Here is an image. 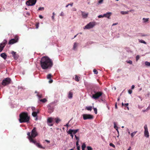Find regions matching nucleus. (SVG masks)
Segmentation results:
<instances>
[{
  "mask_svg": "<svg viewBox=\"0 0 150 150\" xmlns=\"http://www.w3.org/2000/svg\"><path fill=\"white\" fill-rule=\"evenodd\" d=\"M52 18L53 20H54V16H52Z\"/></svg>",
  "mask_w": 150,
  "mask_h": 150,
  "instance_id": "69168bd1",
  "label": "nucleus"
},
{
  "mask_svg": "<svg viewBox=\"0 0 150 150\" xmlns=\"http://www.w3.org/2000/svg\"><path fill=\"white\" fill-rule=\"evenodd\" d=\"M94 92L95 94L92 95V98L95 100L98 99L103 94V93L101 92H96L94 91Z\"/></svg>",
  "mask_w": 150,
  "mask_h": 150,
  "instance_id": "39448f33",
  "label": "nucleus"
},
{
  "mask_svg": "<svg viewBox=\"0 0 150 150\" xmlns=\"http://www.w3.org/2000/svg\"><path fill=\"white\" fill-rule=\"evenodd\" d=\"M81 15L83 18H86L87 17L88 13H86L84 12L81 11Z\"/></svg>",
  "mask_w": 150,
  "mask_h": 150,
  "instance_id": "2eb2a0df",
  "label": "nucleus"
},
{
  "mask_svg": "<svg viewBox=\"0 0 150 150\" xmlns=\"http://www.w3.org/2000/svg\"><path fill=\"white\" fill-rule=\"evenodd\" d=\"M38 113V111L37 112H33L32 113L33 116L34 117H35V120H38L37 114Z\"/></svg>",
  "mask_w": 150,
  "mask_h": 150,
  "instance_id": "4468645a",
  "label": "nucleus"
},
{
  "mask_svg": "<svg viewBox=\"0 0 150 150\" xmlns=\"http://www.w3.org/2000/svg\"><path fill=\"white\" fill-rule=\"evenodd\" d=\"M0 56L4 59H6L7 58V55L6 54L4 53H1L0 54Z\"/></svg>",
  "mask_w": 150,
  "mask_h": 150,
  "instance_id": "a211bd4d",
  "label": "nucleus"
},
{
  "mask_svg": "<svg viewBox=\"0 0 150 150\" xmlns=\"http://www.w3.org/2000/svg\"><path fill=\"white\" fill-rule=\"evenodd\" d=\"M75 137L77 141H79V139L78 137H77L76 135H75Z\"/></svg>",
  "mask_w": 150,
  "mask_h": 150,
  "instance_id": "37998d69",
  "label": "nucleus"
},
{
  "mask_svg": "<svg viewBox=\"0 0 150 150\" xmlns=\"http://www.w3.org/2000/svg\"><path fill=\"white\" fill-rule=\"evenodd\" d=\"M11 79L10 78H6L5 79L3 80L2 84L4 86H5L9 84L11 82Z\"/></svg>",
  "mask_w": 150,
  "mask_h": 150,
  "instance_id": "6e6552de",
  "label": "nucleus"
},
{
  "mask_svg": "<svg viewBox=\"0 0 150 150\" xmlns=\"http://www.w3.org/2000/svg\"><path fill=\"white\" fill-rule=\"evenodd\" d=\"M37 96H38V98H42V96L41 95H38V94H37Z\"/></svg>",
  "mask_w": 150,
  "mask_h": 150,
  "instance_id": "603ef678",
  "label": "nucleus"
},
{
  "mask_svg": "<svg viewBox=\"0 0 150 150\" xmlns=\"http://www.w3.org/2000/svg\"><path fill=\"white\" fill-rule=\"evenodd\" d=\"M109 145L110 146H112L114 148H115V145L112 143H110L109 144Z\"/></svg>",
  "mask_w": 150,
  "mask_h": 150,
  "instance_id": "f704fd0d",
  "label": "nucleus"
},
{
  "mask_svg": "<svg viewBox=\"0 0 150 150\" xmlns=\"http://www.w3.org/2000/svg\"><path fill=\"white\" fill-rule=\"evenodd\" d=\"M144 136L148 138L149 137V134L148 131V128L146 125L144 126Z\"/></svg>",
  "mask_w": 150,
  "mask_h": 150,
  "instance_id": "9d476101",
  "label": "nucleus"
},
{
  "mask_svg": "<svg viewBox=\"0 0 150 150\" xmlns=\"http://www.w3.org/2000/svg\"><path fill=\"white\" fill-rule=\"evenodd\" d=\"M79 77L77 75H75V79L76 81L77 82L79 81Z\"/></svg>",
  "mask_w": 150,
  "mask_h": 150,
  "instance_id": "4be33fe9",
  "label": "nucleus"
},
{
  "mask_svg": "<svg viewBox=\"0 0 150 150\" xmlns=\"http://www.w3.org/2000/svg\"><path fill=\"white\" fill-rule=\"evenodd\" d=\"M73 10L74 11H76V9L75 8H73Z\"/></svg>",
  "mask_w": 150,
  "mask_h": 150,
  "instance_id": "774afa93",
  "label": "nucleus"
},
{
  "mask_svg": "<svg viewBox=\"0 0 150 150\" xmlns=\"http://www.w3.org/2000/svg\"><path fill=\"white\" fill-rule=\"evenodd\" d=\"M54 120V118L50 117L47 119V122L49 123H51Z\"/></svg>",
  "mask_w": 150,
  "mask_h": 150,
  "instance_id": "6ab92c4d",
  "label": "nucleus"
},
{
  "mask_svg": "<svg viewBox=\"0 0 150 150\" xmlns=\"http://www.w3.org/2000/svg\"><path fill=\"white\" fill-rule=\"evenodd\" d=\"M129 105V104L128 103H125L124 105L125 106H127Z\"/></svg>",
  "mask_w": 150,
  "mask_h": 150,
  "instance_id": "680f3d73",
  "label": "nucleus"
},
{
  "mask_svg": "<svg viewBox=\"0 0 150 150\" xmlns=\"http://www.w3.org/2000/svg\"><path fill=\"white\" fill-rule=\"evenodd\" d=\"M11 54H12L13 56L15 59H18V57H17V55L16 54V52L12 51L11 52Z\"/></svg>",
  "mask_w": 150,
  "mask_h": 150,
  "instance_id": "dca6fc26",
  "label": "nucleus"
},
{
  "mask_svg": "<svg viewBox=\"0 0 150 150\" xmlns=\"http://www.w3.org/2000/svg\"><path fill=\"white\" fill-rule=\"evenodd\" d=\"M30 119L27 113L23 112L19 115V121L20 123L28 122Z\"/></svg>",
  "mask_w": 150,
  "mask_h": 150,
  "instance_id": "7ed1b4c3",
  "label": "nucleus"
},
{
  "mask_svg": "<svg viewBox=\"0 0 150 150\" xmlns=\"http://www.w3.org/2000/svg\"><path fill=\"white\" fill-rule=\"evenodd\" d=\"M137 132V131L134 132L131 134V135L132 137H133L135 135Z\"/></svg>",
  "mask_w": 150,
  "mask_h": 150,
  "instance_id": "cd10ccee",
  "label": "nucleus"
},
{
  "mask_svg": "<svg viewBox=\"0 0 150 150\" xmlns=\"http://www.w3.org/2000/svg\"><path fill=\"white\" fill-rule=\"evenodd\" d=\"M86 147L85 144L83 143L82 145V148L85 149Z\"/></svg>",
  "mask_w": 150,
  "mask_h": 150,
  "instance_id": "72a5a7b5",
  "label": "nucleus"
},
{
  "mask_svg": "<svg viewBox=\"0 0 150 150\" xmlns=\"http://www.w3.org/2000/svg\"><path fill=\"white\" fill-rule=\"evenodd\" d=\"M128 13V11H121V13L122 14H127Z\"/></svg>",
  "mask_w": 150,
  "mask_h": 150,
  "instance_id": "c756f323",
  "label": "nucleus"
},
{
  "mask_svg": "<svg viewBox=\"0 0 150 150\" xmlns=\"http://www.w3.org/2000/svg\"><path fill=\"white\" fill-rule=\"evenodd\" d=\"M118 24V23H114L112 24V26L117 25Z\"/></svg>",
  "mask_w": 150,
  "mask_h": 150,
  "instance_id": "bf43d9fd",
  "label": "nucleus"
},
{
  "mask_svg": "<svg viewBox=\"0 0 150 150\" xmlns=\"http://www.w3.org/2000/svg\"><path fill=\"white\" fill-rule=\"evenodd\" d=\"M93 72L95 74H97L98 73V72L97 71V70L96 69H94L93 70Z\"/></svg>",
  "mask_w": 150,
  "mask_h": 150,
  "instance_id": "e433bc0d",
  "label": "nucleus"
},
{
  "mask_svg": "<svg viewBox=\"0 0 150 150\" xmlns=\"http://www.w3.org/2000/svg\"><path fill=\"white\" fill-rule=\"evenodd\" d=\"M39 27V23H38L36 25V29L38 28Z\"/></svg>",
  "mask_w": 150,
  "mask_h": 150,
  "instance_id": "a18cd8bd",
  "label": "nucleus"
},
{
  "mask_svg": "<svg viewBox=\"0 0 150 150\" xmlns=\"http://www.w3.org/2000/svg\"><path fill=\"white\" fill-rule=\"evenodd\" d=\"M40 101L43 103H45L47 101V100L46 98H45L43 99L40 100Z\"/></svg>",
  "mask_w": 150,
  "mask_h": 150,
  "instance_id": "bb28decb",
  "label": "nucleus"
},
{
  "mask_svg": "<svg viewBox=\"0 0 150 150\" xmlns=\"http://www.w3.org/2000/svg\"><path fill=\"white\" fill-rule=\"evenodd\" d=\"M73 3H72L71 4H68L66 6V7H68V6H69L70 5L71 6H73Z\"/></svg>",
  "mask_w": 150,
  "mask_h": 150,
  "instance_id": "58836bf2",
  "label": "nucleus"
},
{
  "mask_svg": "<svg viewBox=\"0 0 150 150\" xmlns=\"http://www.w3.org/2000/svg\"><path fill=\"white\" fill-rule=\"evenodd\" d=\"M149 18H143V22L144 23L148 21H149Z\"/></svg>",
  "mask_w": 150,
  "mask_h": 150,
  "instance_id": "c85d7f7f",
  "label": "nucleus"
},
{
  "mask_svg": "<svg viewBox=\"0 0 150 150\" xmlns=\"http://www.w3.org/2000/svg\"><path fill=\"white\" fill-rule=\"evenodd\" d=\"M18 37L17 36L15 37L14 39H12L10 40L8 42V44H13L18 42Z\"/></svg>",
  "mask_w": 150,
  "mask_h": 150,
  "instance_id": "9b49d317",
  "label": "nucleus"
},
{
  "mask_svg": "<svg viewBox=\"0 0 150 150\" xmlns=\"http://www.w3.org/2000/svg\"><path fill=\"white\" fill-rule=\"evenodd\" d=\"M26 14L28 15L29 16L30 15V13L29 12H27Z\"/></svg>",
  "mask_w": 150,
  "mask_h": 150,
  "instance_id": "338daca9",
  "label": "nucleus"
},
{
  "mask_svg": "<svg viewBox=\"0 0 150 150\" xmlns=\"http://www.w3.org/2000/svg\"><path fill=\"white\" fill-rule=\"evenodd\" d=\"M39 18H40L41 19H42L43 18V17L41 15H39Z\"/></svg>",
  "mask_w": 150,
  "mask_h": 150,
  "instance_id": "864d4df0",
  "label": "nucleus"
},
{
  "mask_svg": "<svg viewBox=\"0 0 150 150\" xmlns=\"http://www.w3.org/2000/svg\"><path fill=\"white\" fill-rule=\"evenodd\" d=\"M103 17H104V14L103 15H99L98 16V18H103Z\"/></svg>",
  "mask_w": 150,
  "mask_h": 150,
  "instance_id": "c03bdc74",
  "label": "nucleus"
},
{
  "mask_svg": "<svg viewBox=\"0 0 150 150\" xmlns=\"http://www.w3.org/2000/svg\"><path fill=\"white\" fill-rule=\"evenodd\" d=\"M87 148L88 150H91L92 149V147L90 146H87Z\"/></svg>",
  "mask_w": 150,
  "mask_h": 150,
  "instance_id": "a19ab883",
  "label": "nucleus"
},
{
  "mask_svg": "<svg viewBox=\"0 0 150 150\" xmlns=\"http://www.w3.org/2000/svg\"><path fill=\"white\" fill-rule=\"evenodd\" d=\"M96 25V23L94 21L91 22L84 27V29H89L93 28Z\"/></svg>",
  "mask_w": 150,
  "mask_h": 150,
  "instance_id": "20e7f679",
  "label": "nucleus"
},
{
  "mask_svg": "<svg viewBox=\"0 0 150 150\" xmlns=\"http://www.w3.org/2000/svg\"><path fill=\"white\" fill-rule=\"evenodd\" d=\"M68 97L69 98L71 99L73 97V92L72 91H70L68 93Z\"/></svg>",
  "mask_w": 150,
  "mask_h": 150,
  "instance_id": "f3484780",
  "label": "nucleus"
},
{
  "mask_svg": "<svg viewBox=\"0 0 150 150\" xmlns=\"http://www.w3.org/2000/svg\"><path fill=\"white\" fill-rule=\"evenodd\" d=\"M67 133H68V134H69L70 135V136L71 137L72 139H73V137H74L73 134H72V133H71V132H68Z\"/></svg>",
  "mask_w": 150,
  "mask_h": 150,
  "instance_id": "473e14b6",
  "label": "nucleus"
},
{
  "mask_svg": "<svg viewBox=\"0 0 150 150\" xmlns=\"http://www.w3.org/2000/svg\"><path fill=\"white\" fill-rule=\"evenodd\" d=\"M92 107L91 106H86L85 108V109L87 110H88L91 111L92 110Z\"/></svg>",
  "mask_w": 150,
  "mask_h": 150,
  "instance_id": "aec40b11",
  "label": "nucleus"
},
{
  "mask_svg": "<svg viewBox=\"0 0 150 150\" xmlns=\"http://www.w3.org/2000/svg\"><path fill=\"white\" fill-rule=\"evenodd\" d=\"M79 130V129H77L75 130L70 129L69 130L68 132L72 133V134H76Z\"/></svg>",
  "mask_w": 150,
  "mask_h": 150,
  "instance_id": "f8f14e48",
  "label": "nucleus"
},
{
  "mask_svg": "<svg viewBox=\"0 0 150 150\" xmlns=\"http://www.w3.org/2000/svg\"><path fill=\"white\" fill-rule=\"evenodd\" d=\"M134 88V85H132L131 86V89H133Z\"/></svg>",
  "mask_w": 150,
  "mask_h": 150,
  "instance_id": "13d9d810",
  "label": "nucleus"
},
{
  "mask_svg": "<svg viewBox=\"0 0 150 150\" xmlns=\"http://www.w3.org/2000/svg\"><path fill=\"white\" fill-rule=\"evenodd\" d=\"M82 116L84 120H91L93 119V116L90 114H83Z\"/></svg>",
  "mask_w": 150,
  "mask_h": 150,
  "instance_id": "423d86ee",
  "label": "nucleus"
},
{
  "mask_svg": "<svg viewBox=\"0 0 150 150\" xmlns=\"http://www.w3.org/2000/svg\"><path fill=\"white\" fill-rule=\"evenodd\" d=\"M113 124H114V128L116 130H117V129H118V127L116 125L115 122H113Z\"/></svg>",
  "mask_w": 150,
  "mask_h": 150,
  "instance_id": "393cba45",
  "label": "nucleus"
},
{
  "mask_svg": "<svg viewBox=\"0 0 150 150\" xmlns=\"http://www.w3.org/2000/svg\"><path fill=\"white\" fill-rule=\"evenodd\" d=\"M139 42L140 43H144L145 44H146V43L144 40H142L139 39Z\"/></svg>",
  "mask_w": 150,
  "mask_h": 150,
  "instance_id": "b1692460",
  "label": "nucleus"
},
{
  "mask_svg": "<svg viewBox=\"0 0 150 150\" xmlns=\"http://www.w3.org/2000/svg\"><path fill=\"white\" fill-rule=\"evenodd\" d=\"M31 108L33 111L35 110V108L34 107H32Z\"/></svg>",
  "mask_w": 150,
  "mask_h": 150,
  "instance_id": "3c124183",
  "label": "nucleus"
},
{
  "mask_svg": "<svg viewBox=\"0 0 150 150\" xmlns=\"http://www.w3.org/2000/svg\"><path fill=\"white\" fill-rule=\"evenodd\" d=\"M126 62L128 63H129L130 64H132V61L130 60H128V61H126Z\"/></svg>",
  "mask_w": 150,
  "mask_h": 150,
  "instance_id": "2f4dec72",
  "label": "nucleus"
},
{
  "mask_svg": "<svg viewBox=\"0 0 150 150\" xmlns=\"http://www.w3.org/2000/svg\"><path fill=\"white\" fill-rule=\"evenodd\" d=\"M103 0H99L98 1V4H102L103 1Z\"/></svg>",
  "mask_w": 150,
  "mask_h": 150,
  "instance_id": "ea45409f",
  "label": "nucleus"
},
{
  "mask_svg": "<svg viewBox=\"0 0 150 150\" xmlns=\"http://www.w3.org/2000/svg\"><path fill=\"white\" fill-rule=\"evenodd\" d=\"M79 141H76V146H79Z\"/></svg>",
  "mask_w": 150,
  "mask_h": 150,
  "instance_id": "09e8293b",
  "label": "nucleus"
},
{
  "mask_svg": "<svg viewBox=\"0 0 150 150\" xmlns=\"http://www.w3.org/2000/svg\"><path fill=\"white\" fill-rule=\"evenodd\" d=\"M77 150H80V146H77Z\"/></svg>",
  "mask_w": 150,
  "mask_h": 150,
  "instance_id": "4d7b16f0",
  "label": "nucleus"
},
{
  "mask_svg": "<svg viewBox=\"0 0 150 150\" xmlns=\"http://www.w3.org/2000/svg\"><path fill=\"white\" fill-rule=\"evenodd\" d=\"M128 93L129 94H131L132 93V91L131 90H129L128 91Z\"/></svg>",
  "mask_w": 150,
  "mask_h": 150,
  "instance_id": "49530a36",
  "label": "nucleus"
},
{
  "mask_svg": "<svg viewBox=\"0 0 150 150\" xmlns=\"http://www.w3.org/2000/svg\"><path fill=\"white\" fill-rule=\"evenodd\" d=\"M44 9V7H40L38 9V10L39 11H42Z\"/></svg>",
  "mask_w": 150,
  "mask_h": 150,
  "instance_id": "4c0bfd02",
  "label": "nucleus"
},
{
  "mask_svg": "<svg viewBox=\"0 0 150 150\" xmlns=\"http://www.w3.org/2000/svg\"><path fill=\"white\" fill-rule=\"evenodd\" d=\"M112 13L111 12H108L104 14V17L107 18L108 19L110 18V17L112 14Z\"/></svg>",
  "mask_w": 150,
  "mask_h": 150,
  "instance_id": "ddd939ff",
  "label": "nucleus"
},
{
  "mask_svg": "<svg viewBox=\"0 0 150 150\" xmlns=\"http://www.w3.org/2000/svg\"><path fill=\"white\" fill-rule=\"evenodd\" d=\"M37 1V0H29L26 2V4L28 6H33L35 5Z\"/></svg>",
  "mask_w": 150,
  "mask_h": 150,
  "instance_id": "0eeeda50",
  "label": "nucleus"
},
{
  "mask_svg": "<svg viewBox=\"0 0 150 150\" xmlns=\"http://www.w3.org/2000/svg\"><path fill=\"white\" fill-rule=\"evenodd\" d=\"M150 109V106H149L146 109V110H148Z\"/></svg>",
  "mask_w": 150,
  "mask_h": 150,
  "instance_id": "6e6d98bb",
  "label": "nucleus"
},
{
  "mask_svg": "<svg viewBox=\"0 0 150 150\" xmlns=\"http://www.w3.org/2000/svg\"><path fill=\"white\" fill-rule=\"evenodd\" d=\"M138 97L140 99V100H141V101H142V98L140 96H138Z\"/></svg>",
  "mask_w": 150,
  "mask_h": 150,
  "instance_id": "e2e57ef3",
  "label": "nucleus"
},
{
  "mask_svg": "<svg viewBox=\"0 0 150 150\" xmlns=\"http://www.w3.org/2000/svg\"><path fill=\"white\" fill-rule=\"evenodd\" d=\"M93 110H94V111L95 112V113L96 114H97V108H93Z\"/></svg>",
  "mask_w": 150,
  "mask_h": 150,
  "instance_id": "c9c22d12",
  "label": "nucleus"
},
{
  "mask_svg": "<svg viewBox=\"0 0 150 150\" xmlns=\"http://www.w3.org/2000/svg\"><path fill=\"white\" fill-rule=\"evenodd\" d=\"M49 79L50 80L49 81V82L50 83H51L52 82L53 80L52 79H51V78L50 79Z\"/></svg>",
  "mask_w": 150,
  "mask_h": 150,
  "instance_id": "8fccbe9b",
  "label": "nucleus"
},
{
  "mask_svg": "<svg viewBox=\"0 0 150 150\" xmlns=\"http://www.w3.org/2000/svg\"><path fill=\"white\" fill-rule=\"evenodd\" d=\"M126 131L128 132L129 134H130V132L129 129L127 128L126 129Z\"/></svg>",
  "mask_w": 150,
  "mask_h": 150,
  "instance_id": "de8ad7c7",
  "label": "nucleus"
},
{
  "mask_svg": "<svg viewBox=\"0 0 150 150\" xmlns=\"http://www.w3.org/2000/svg\"><path fill=\"white\" fill-rule=\"evenodd\" d=\"M54 120H55V122L57 123H58L61 121V120L59 118H54Z\"/></svg>",
  "mask_w": 150,
  "mask_h": 150,
  "instance_id": "a878e982",
  "label": "nucleus"
},
{
  "mask_svg": "<svg viewBox=\"0 0 150 150\" xmlns=\"http://www.w3.org/2000/svg\"><path fill=\"white\" fill-rule=\"evenodd\" d=\"M64 14L63 12H62L60 14V16H62L64 15Z\"/></svg>",
  "mask_w": 150,
  "mask_h": 150,
  "instance_id": "5fc2aeb1",
  "label": "nucleus"
},
{
  "mask_svg": "<svg viewBox=\"0 0 150 150\" xmlns=\"http://www.w3.org/2000/svg\"><path fill=\"white\" fill-rule=\"evenodd\" d=\"M139 58L140 57L139 55H138L137 56H136V60L137 61L139 59Z\"/></svg>",
  "mask_w": 150,
  "mask_h": 150,
  "instance_id": "79ce46f5",
  "label": "nucleus"
},
{
  "mask_svg": "<svg viewBox=\"0 0 150 150\" xmlns=\"http://www.w3.org/2000/svg\"><path fill=\"white\" fill-rule=\"evenodd\" d=\"M7 41L4 40L2 43L0 44V52L2 51Z\"/></svg>",
  "mask_w": 150,
  "mask_h": 150,
  "instance_id": "1a4fd4ad",
  "label": "nucleus"
},
{
  "mask_svg": "<svg viewBox=\"0 0 150 150\" xmlns=\"http://www.w3.org/2000/svg\"><path fill=\"white\" fill-rule=\"evenodd\" d=\"M53 64L52 61L48 57L44 56L41 59L40 65L43 69H50Z\"/></svg>",
  "mask_w": 150,
  "mask_h": 150,
  "instance_id": "f257e3e1",
  "label": "nucleus"
},
{
  "mask_svg": "<svg viewBox=\"0 0 150 150\" xmlns=\"http://www.w3.org/2000/svg\"><path fill=\"white\" fill-rule=\"evenodd\" d=\"M131 150V147L130 146L129 148L127 150Z\"/></svg>",
  "mask_w": 150,
  "mask_h": 150,
  "instance_id": "0e129e2a",
  "label": "nucleus"
},
{
  "mask_svg": "<svg viewBox=\"0 0 150 150\" xmlns=\"http://www.w3.org/2000/svg\"><path fill=\"white\" fill-rule=\"evenodd\" d=\"M27 135H28L27 138L29 140L30 142L33 143L39 148L42 149L45 148L43 147L39 143H36V141L33 139L36 137L38 135V133L36 131V128L35 127H34L32 130L31 135L30 132H28L27 133Z\"/></svg>",
  "mask_w": 150,
  "mask_h": 150,
  "instance_id": "f03ea898",
  "label": "nucleus"
},
{
  "mask_svg": "<svg viewBox=\"0 0 150 150\" xmlns=\"http://www.w3.org/2000/svg\"><path fill=\"white\" fill-rule=\"evenodd\" d=\"M52 76V75L51 74H48L47 76V78L48 79H51Z\"/></svg>",
  "mask_w": 150,
  "mask_h": 150,
  "instance_id": "7c9ffc66",
  "label": "nucleus"
},
{
  "mask_svg": "<svg viewBox=\"0 0 150 150\" xmlns=\"http://www.w3.org/2000/svg\"><path fill=\"white\" fill-rule=\"evenodd\" d=\"M69 122L65 125V126L68 127L69 126Z\"/></svg>",
  "mask_w": 150,
  "mask_h": 150,
  "instance_id": "052dcab7",
  "label": "nucleus"
},
{
  "mask_svg": "<svg viewBox=\"0 0 150 150\" xmlns=\"http://www.w3.org/2000/svg\"><path fill=\"white\" fill-rule=\"evenodd\" d=\"M145 65L147 67H150V62L148 61H146L145 62Z\"/></svg>",
  "mask_w": 150,
  "mask_h": 150,
  "instance_id": "5701e85b",
  "label": "nucleus"
},
{
  "mask_svg": "<svg viewBox=\"0 0 150 150\" xmlns=\"http://www.w3.org/2000/svg\"><path fill=\"white\" fill-rule=\"evenodd\" d=\"M78 46V44L76 42H75L74 43L73 47V49L74 50H75Z\"/></svg>",
  "mask_w": 150,
  "mask_h": 150,
  "instance_id": "412c9836",
  "label": "nucleus"
}]
</instances>
